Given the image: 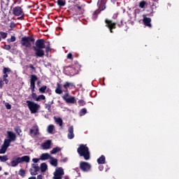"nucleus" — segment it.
<instances>
[{
  "mask_svg": "<svg viewBox=\"0 0 179 179\" xmlns=\"http://www.w3.org/2000/svg\"><path fill=\"white\" fill-rule=\"evenodd\" d=\"M43 48H45L46 52H48L51 50L50 46L45 47V42L43 39L36 41V46L34 47L36 56L43 57L45 55Z\"/></svg>",
  "mask_w": 179,
  "mask_h": 179,
  "instance_id": "f257e3e1",
  "label": "nucleus"
},
{
  "mask_svg": "<svg viewBox=\"0 0 179 179\" xmlns=\"http://www.w3.org/2000/svg\"><path fill=\"white\" fill-rule=\"evenodd\" d=\"M78 153L80 157H84L85 160L90 159V152L89 148L85 145H80L78 149Z\"/></svg>",
  "mask_w": 179,
  "mask_h": 179,
  "instance_id": "f03ea898",
  "label": "nucleus"
},
{
  "mask_svg": "<svg viewBox=\"0 0 179 179\" xmlns=\"http://www.w3.org/2000/svg\"><path fill=\"white\" fill-rule=\"evenodd\" d=\"M27 104L31 114H36V113H38V110L41 108V106L39 104L31 101H27Z\"/></svg>",
  "mask_w": 179,
  "mask_h": 179,
  "instance_id": "7ed1b4c3",
  "label": "nucleus"
},
{
  "mask_svg": "<svg viewBox=\"0 0 179 179\" xmlns=\"http://www.w3.org/2000/svg\"><path fill=\"white\" fill-rule=\"evenodd\" d=\"M34 39L31 37H22L21 39V44L27 48L31 46V42H34Z\"/></svg>",
  "mask_w": 179,
  "mask_h": 179,
  "instance_id": "20e7f679",
  "label": "nucleus"
},
{
  "mask_svg": "<svg viewBox=\"0 0 179 179\" xmlns=\"http://www.w3.org/2000/svg\"><path fill=\"white\" fill-rule=\"evenodd\" d=\"M8 138L5 139L4 141L8 144L10 145L11 142H15L16 141V134L10 131H7Z\"/></svg>",
  "mask_w": 179,
  "mask_h": 179,
  "instance_id": "39448f33",
  "label": "nucleus"
},
{
  "mask_svg": "<svg viewBox=\"0 0 179 179\" xmlns=\"http://www.w3.org/2000/svg\"><path fill=\"white\" fill-rule=\"evenodd\" d=\"M64 175V169L60 167L56 169V171L54 173L53 179H62V176Z\"/></svg>",
  "mask_w": 179,
  "mask_h": 179,
  "instance_id": "423d86ee",
  "label": "nucleus"
},
{
  "mask_svg": "<svg viewBox=\"0 0 179 179\" xmlns=\"http://www.w3.org/2000/svg\"><path fill=\"white\" fill-rule=\"evenodd\" d=\"M64 100L66 101V103H70L71 104H75L76 103V99L74 96H69V93L66 92L64 96H63Z\"/></svg>",
  "mask_w": 179,
  "mask_h": 179,
  "instance_id": "0eeeda50",
  "label": "nucleus"
},
{
  "mask_svg": "<svg viewBox=\"0 0 179 179\" xmlns=\"http://www.w3.org/2000/svg\"><path fill=\"white\" fill-rule=\"evenodd\" d=\"M20 164H21L20 159L19 157H15L13 158L10 164H8V166L9 167H17Z\"/></svg>",
  "mask_w": 179,
  "mask_h": 179,
  "instance_id": "6e6552de",
  "label": "nucleus"
},
{
  "mask_svg": "<svg viewBox=\"0 0 179 179\" xmlns=\"http://www.w3.org/2000/svg\"><path fill=\"white\" fill-rule=\"evenodd\" d=\"M38 80V78L36 75H31V79H30V87L32 93L35 92V83L36 80Z\"/></svg>",
  "mask_w": 179,
  "mask_h": 179,
  "instance_id": "1a4fd4ad",
  "label": "nucleus"
},
{
  "mask_svg": "<svg viewBox=\"0 0 179 179\" xmlns=\"http://www.w3.org/2000/svg\"><path fill=\"white\" fill-rule=\"evenodd\" d=\"M80 167L81 170L84 172H88V171H90V170L91 169L90 164H88L87 162H80Z\"/></svg>",
  "mask_w": 179,
  "mask_h": 179,
  "instance_id": "9d476101",
  "label": "nucleus"
},
{
  "mask_svg": "<svg viewBox=\"0 0 179 179\" xmlns=\"http://www.w3.org/2000/svg\"><path fill=\"white\" fill-rule=\"evenodd\" d=\"M13 13L16 16L23 15L24 13L21 7L17 6L13 9Z\"/></svg>",
  "mask_w": 179,
  "mask_h": 179,
  "instance_id": "9b49d317",
  "label": "nucleus"
},
{
  "mask_svg": "<svg viewBox=\"0 0 179 179\" xmlns=\"http://www.w3.org/2000/svg\"><path fill=\"white\" fill-rule=\"evenodd\" d=\"M9 146L10 144L8 143L6 141H4L0 149V155H4L6 152V150H8Z\"/></svg>",
  "mask_w": 179,
  "mask_h": 179,
  "instance_id": "f8f14e48",
  "label": "nucleus"
},
{
  "mask_svg": "<svg viewBox=\"0 0 179 179\" xmlns=\"http://www.w3.org/2000/svg\"><path fill=\"white\" fill-rule=\"evenodd\" d=\"M63 87L65 90V92L66 93H68V90L70 89H73V87H75L74 83H69V82H66L64 85H63Z\"/></svg>",
  "mask_w": 179,
  "mask_h": 179,
  "instance_id": "ddd939ff",
  "label": "nucleus"
},
{
  "mask_svg": "<svg viewBox=\"0 0 179 179\" xmlns=\"http://www.w3.org/2000/svg\"><path fill=\"white\" fill-rule=\"evenodd\" d=\"M106 26L110 29V32L112 33L113 32L112 29L115 28L116 24L108 19L106 20Z\"/></svg>",
  "mask_w": 179,
  "mask_h": 179,
  "instance_id": "4468645a",
  "label": "nucleus"
},
{
  "mask_svg": "<svg viewBox=\"0 0 179 179\" xmlns=\"http://www.w3.org/2000/svg\"><path fill=\"white\" fill-rule=\"evenodd\" d=\"M30 134L31 135H34V136H36V135H39V129L36 124H35L33 127V129H30Z\"/></svg>",
  "mask_w": 179,
  "mask_h": 179,
  "instance_id": "2eb2a0df",
  "label": "nucleus"
},
{
  "mask_svg": "<svg viewBox=\"0 0 179 179\" xmlns=\"http://www.w3.org/2000/svg\"><path fill=\"white\" fill-rule=\"evenodd\" d=\"M51 143H52V141L50 140H48L46 142L43 143L42 144L43 150H50L51 148Z\"/></svg>",
  "mask_w": 179,
  "mask_h": 179,
  "instance_id": "dca6fc26",
  "label": "nucleus"
},
{
  "mask_svg": "<svg viewBox=\"0 0 179 179\" xmlns=\"http://www.w3.org/2000/svg\"><path fill=\"white\" fill-rule=\"evenodd\" d=\"M51 155L48 153H43L40 157V160L46 161L51 159Z\"/></svg>",
  "mask_w": 179,
  "mask_h": 179,
  "instance_id": "f3484780",
  "label": "nucleus"
},
{
  "mask_svg": "<svg viewBox=\"0 0 179 179\" xmlns=\"http://www.w3.org/2000/svg\"><path fill=\"white\" fill-rule=\"evenodd\" d=\"M68 138L69 139H73L74 138V133H73V127L71 126L68 129Z\"/></svg>",
  "mask_w": 179,
  "mask_h": 179,
  "instance_id": "a211bd4d",
  "label": "nucleus"
},
{
  "mask_svg": "<svg viewBox=\"0 0 179 179\" xmlns=\"http://www.w3.org/2000/svg\"><path fill=\"white\" fill-rule=\"evenodd\" d=\"M106 0H99L98 2V5L99 6V8L101 10H103L106 8Z\"/></svg>",
  "mask_w": 179,
  "mask_h": 179,
  "instance_id": "6ab92c4d",
  "label": "nucleus"
},
{
  "mask_svg": "<svg viewBox=\"0 0 179 179\" xmlns=\"http://www.w3.org/2000/svg\"><path fill=\"white\" fill-rule=\"evenodd\" d=\"M143 22H144V24H145V26L148 27H151L152 24H151V19L150 17H144V19L143 20Z\"/></svg>",
  "mask_w": 179,
  "mask_h": 179,
  "instance_id": "aec40b11",
  "label": "nucleus"
},
{
  "mask_svg": "<svg viewBox=\"0 0 179 179\" xmlns=\"http://www.w3.org/2000/svg\"><path fill=\"white\" fill-rule=\"evenodd\" d=\"M55 131V125H53V124L48 125V127L47 128V131L48 132V134H53Z\"/></svg>",
  "mask_w": 179,
  "mask_h": 179,
  "instance_id": "412c9836",
  "label": "nucleus"
},
{
  "mask_svg": "<svg viewBox=\"0 0 179 179\" xmlns=\"http://www.w3.org/2000/svg\"><path fill=\"white\" fill-rule=\"evenodd\" d=\"M20 160L21 164L23 162L29 163L30 157L29 156H23L22 157H20Z\"/></svg>",
  "mask_w": 179,
  "mask_h": 179,
  "instance_id": "4be33fe9",
  "label": "nucleus"
},
{
  "mask_svg": "<svg viewBox=\"0 0 179 179\" xmlns=\"http://www.w3.org/2000/svg\"><path fill=\"white\" fill-rule=\"evenodd\" d=\"M97 162L99 164H105L106 163V157L104 155H101L98 159Z\"/></svg>",
  "mask_w": 179,
  "mask_h": 179,
  "instance_id": "5701e85b",
  "label": "nucleus"
},
{
  "mask_svg": "<svg viewBox=\"0 0 179 179\" xmlns=\"http://www.w3.org/2000/svg\"><path fill=\"white\" fill-rule=\"evenodd\" d=\"M55 93H57V94H62L63 93V91L62 90V85L59 83L57 84Z\"/></svg>",
  "mask_w": 179,
  "mask_h": 179,
  "instance_id": "b1692460",
  "label": "nucleus"
},
{
  "mask_svg": "<svg viewBox=\"0 0 179 179\" xmlns=\"http://www.w3.org/2000/svg\"><path fill=\"white\" fill-rule=\"evenodd\" d=\"M50 164H51L52 166H53L55 167H57V159L52 157L51 159H50Z\"/></svg>",
  "mask_w": 179,
  "mask_h": 179,
  "instance_id": "393cba45",
  "label": "nucleus"
},
{
  "mask_svg": "<svg viewBox=\"0 0 179 179\" xmlns=\"http://www.w3.org/2000/svg\"><path fill=\"white\" fill-rule=\"evenodd\" d=\"M60 151H61V148L57 147V148H54L52 149V150L50 151V153H51V155H55V154L59 152Z\"/></svg>",
  "mask_w": 179,
  "mask_h": 179,
  "instance_id": "a878e982",
  "label": "nucleus"
},
{
  "mask_svg": "<svg viewBox=\"0 0 179 179\" xmlns=\"http://www.w3.org/2000/svg\"><path fill=\"white\" fill-rule=\"evenodd\" d=\"M53 101H50V102H48V103H45V108H47V110H48V111L50 113V111H51V106H52V104H53Z\"/></svg>",
  "mask_w": 179,
  "mask_h": 179,
  "instance_id": "bb28decb",
  "label": "nucleus"
},
{
  "mask_svg": "<svg viewBox=\"0 0 179 179\" xmlns=\"http://www.w3.org/2000/svg\"><path fill=\"white\" fill-rule=\"evenodd\" d=\"M41 169L42 172H45L48 170V165L45 163L41 164Z\"/></svg>",
  "mask_w": 179,
  "mask_h": 179,
  "instance_id": "cd10ccee",
  "label": "nucleus"
},
{
  "mask_svg": "<svg viewBox=\"0 0 179 179\" xmlns=\"http://www.w3.org/2000/svg\"><path fill=\"white\" fill-rule=\"evenodd\" d=\"M57 4L59 7H63L66 5V0H58Z\"/></svg>",
  "mask_w": 179,
  "mask_h": 179,
  "instance_id": "c85d7f7f",
  "label": "nucleus"
},
{
  "mask_svg": "<svg viewBox=\"0 0 179 179\" xmlns=\"http://www.w3.org/2000/svg\"><path fill=\"white\" fill-rule=\"evenodd\" d=\"M8 160V157L7 155H4V156H1L0 155V161L1 162H6Z\"/></svg>",
  "mask_w": 179,
  "mask_h": 179,
  "instance_id": "c756f323",
  "label": "nucleus"
},
{
  "mask_svg": "<svg viewBox=\"0 0 179 179\" xmlns=\"http://www.w3.org/2000/svg\"><path fill=\"white\" fill-rule=\"evenodd\" d=\"M55 120L59 124V127H62L63 121L61 118L55 117Z\"/></svg>",
  "mask_w": 179,
  "mask_h": 179,
  "instance_id": "7c9ffc66",
  "label": "nucleus"
},
{
  "mask_svg": "<svg viewBox=\"0 0 179 179\" xmlns=\"http://www.w3.org/2000/svg\"><path fill=\"white\" fill-rule=\"evenodd\" d=\"M40 100H45V96L44 95H39L36 98V101H40Z\"/></svg>",
  "mask_w": 179,
  "mask_h": 179,
  "instance_id": "2f4dec72",
  "label": "nucleus"
},
{
  "mask_svg": "<svg viewBox=\"0 0 179 179\" xmlns=\"http://www.w3.org/2000/svg\"><path fill=\"white\" fill-rule=\"evenodd\" d=\"M32 169L35 171V172L39 171V167L36 164H32Z\"/></svg>",
  "mask_w": 179,
  "mask_h": 179,
  "instance_id": "473e14b6",
  "label": "nucleus"
},
{
  "mask_svg": "<svg viewBox=\"0 0 179 179\" xmlns=\"http://www.w3.org/2000/svg\"><path fill=\"white\" fill-rule=\"evenodd\" d=\"M46 89L47 86L43 85L42 87L39 88V92H41V93H45Z\"/></svg>",
  "mask_w": 179,
  "mask_h": 179,
  "instance_id": "72a5a7b5",
  "label": "nucleus"
},
{
  "mask_svg": "<svg viewBox=\"0 0 179 179\" xmlns=\"http://www.w3.org/2000/svg\"><path fill=\"white\" fill-rule=\"evenodd\" d=\"M19 175L24 178L25 176V171L22 169H21L20 171H19Z\"/></svg>",
  "mask_w": 179,
  "mask_h": 179,
  "instance_id": "f704fd0d",
  "label": "nucleus"
},
{
  "mask_svg": "<svg viewBox=\"0 0 179 179\" xmlns=\"http://www.w3.org/2000/svg\"><path fill=\"white\" fill-rule=\"evenodd\" d=\"M15 132H17V134L18 135H20V133L22 132V131H21V129H20L19 127H16L15 128Z\"/></svg>",
  "mask_w": 179,
  "mask_h": 179,
  "instance_id": "c9c22d12",
  "label": "nucleus"
},
{
  "mask_svg": "<svg viewBox=\"0 0 179 179\" xmlns=\"http://www.w3.org/2000/svg\"><path fill=\"white\" fill-rule=\"evenodd\" d=\"M87 113V109L86 108H83L80 110V115L83 116V115H85V114H86Z\"/></svg>",
  "mask_w": 179,
  "mask_h": 179,
  "instance_id": "e433bc0d",
  "label": "nucleus"
},
{
  "mask_svg": "<svg viewBox=\"0 0 179 179\" xmlns=\"http://www.w3.org/2000/svg\"><path fill=\"white\" fill-rule=\"evenodd\" d=\"M0 35L1 36V37L3 38H6V37H7V33H6V32H3V31H1L0 32Z\"/></svg>",
  "mask_w": 179,
  "mask_h": 179,
  "instance_id": "4c0bfd02",
  "label": "nucleus"
},
{
  "mask_svg": "<svg viewBox=\"0 0 179 179\" xmlns=\"http://www.w3.org/2000/svg\"><path fill=\"white\" fill-rule=\"evenodd\" d=\"M3 73H9V72H10L11 71V70H10V69H9V68H4L3 69Z\"/></svg>",
  "mask_w": 179,
  "mask_h": 179,
  "instance_id": "58836bf2",
  "label": "nucleus"
},
{
  "mask_svg": "<svg viewBox=\"0 0 179 179\" xmlns=\"http://www.w3.org/2000/svg\"><path fill=\"white\" fill-rule=\"evenodd\" d=\"M16 38L14 36H12L11 38L10 39H8V42H14L15 41Z\"/></svg>",
  "mask_w": 179,
  "mask_h": 179,
  "instance_id": "ea45409f",
  "label": "nucleus"
},
{
  "mask_svg": "<svg viewBox=\"0 0 179 179\" xmlns=\"http://www.w3.org/2000/svg\"><path fill=\"white\" fill-rule=\"evenodd\" d=\"M145 4H146V3L145 1H141V2H140L139 6H140V8H143L145 7Z\"/></svg>",
  "mask_w": 179,
  "mask_h": 179,
  "instance_id": "a19ab883",
  "label": "nucleus"
},
{
  "mask_svg": "<svg viewBox=\"0 0 179 179\" xmlns=\"http://www.w3.org/2000/svg\"><path fill=\"white\" fill-rule=\"evenodd\" d=\"M5 106L6 107L7 110H10V108H11V105L8 103H6Z\"/></svg>",
  "mask_w": 179,
  "mask_h": 179,
  "instance_id": "79ce46f5",
  "label": "nucleus"
},
{
  "mask_svg": "<svg viewBox=\"0 0 179 179\" xmlns=\"http://www.w3.org/2000/svg\"><path fill=\"white\" fill-rule=\"evenodd\" d=\"M78 103L80 104V106H85V102L81 99L78 101Z\"/></svg>",
  "mask_w": 179,
  "mask_h": 179,
  "instance_id": "37998d69",
  "label": "nucleus"
},
{
  "mask_svg": "<svg viewBox=\"0 0 179 179\" xmlns=\"http://www.w3.org/2000/svg\"><path fill=\"white\" fill-rule=\"evenodd\" d=\"M38 162H39V159H37V158H34L33 159V162L34 164H37Z\"/></svg>",
  "mask_w": 179,
  "mask_h": 179,
  "instance_id": "c03bdc74",
  "label": "nucleus"
},
{
  "mask_svg": "<svg viewBox=\"0 0 179 179\" xmlns=\"http://www.w3.org/2000/svg\"><path fill=\"white\" fill-rule=\"evenodd\" d=\"M4 48L6 49V50H10V48H11V47L9 45H5V47H4Z\"/></svg>",
  "mask_w": 179,
  "mask_h": 179,
  "instance_id": "a18cd8bd",
  "label": "nucleus"
},
{
  "mask_svg": "<svg viewBox=\"0 0 179 179\" xmlns=\"http://www.w3.org/2000/svg\"><path fill=\"white\" fill-rule=\"evenodd\" d=\"M67 58L68 59H73L72 54L71 53H69L68 55H67Z\"/></svg>",
  "mask_w": 179,
  "mask_h": 179,
  "instance_id": "49530a36",
  "label": "nucleus"
},
{
  "mask_svg": "<svg viewBox=\"0 0 179 179\" xmlns=\"http://www.w3.org/2000/svg\"><path fill=\"white\" fill-rule=\"evenodd\" d=\"M32 97H33V99H35V100H36V99L37 98L36 94L33 92L32 93Z\"/></svg>",
  "mask_w": 179,
  "mask_h": 179,
  "instance_id": "de8ad7c7",
  "label": "nucleus"
},
{
  "mask_svg": "<svg viewBox=\"0 0 179 179\" xmlns=\"http://www.w3.org/2000/svg\"><path fill=\"white\" fill-rule=\"evenodd\" d=\"M3 80H0V88L3 87Z\"/></svg>",
  "mask_w": 179,
  "mask_h": 179,
  "instance_id": "09e8293b",
  "label": "nucleus"
},
{
  "mask_svg": "<svg viewBox=\"0 0 179 179\" xmlns=\"http://www.w3.org/2000/svg\"><path fill=\"white\" fill-rule=\"evenodd\" d=\"M15 27V24L14 22L10 23V27L14 28Z\"/></svg>",
  "mask_w": 179,
  "mask_h": 179,
  "instance_id": "8fccbe9b",
  "label": "nucleus"
},
{
  "mask_svg": "<svg viewBox=\"0 0 179 179\" xmlns=\"http://www.w3.org/2000/svg\"><path fill=\"white\" fill-rule=\"evenodd\" d=\"M8 74H7V73H4V75H3V79H6V78H8Z\"/></svg>",
  "mask_w": 179,
  "mask_h": 179,
  "instance_id": "3c124183",
  "label": "nucleus"
},
{
  "mask_svg": "<svg viewBox=\"0 0 179 179\" xmlns=\"http://www.w3.org/2000/svg\"><path fill=\"white\" fill-rule=\"evenodd\" d=\"M37 179H43V176L41 175H38Z\"/></svg>",
  "mask_w": 179,
  "mask_h": 179,
  "instance_id": "603ef678",
  "label": "nucleus"
},
{
  "mask_svg": "<svg viewBox=\"0 0 179 179\" xmlns=\"http://www.w3.org/2000/svg\"><path fill=\"white\" fill-rule=\"evenodd\" d=\"M99 170H100V171H102L103 170V166H99Z\"/></svg>",
  "mask_w": 179,
  "mask_h": 179,
  "instance_id": "864d4df0",
  "label": "nucleus"
},
{
  "mask_svg": "<svg viewBox=\"0 0 179 179\" xmlns=\"http://www.w3.org/2000/svg\"><path fill=\"white\" fill-rule=\"evenodd\" d=\"M4 82L6 83V85H8V80H7L6 78H4Z\"/></svg>",
  "mask_w": 179,
  "mask_h": 179,
  "instance_id": "5fc2aeb1",
  "label": "nucleus"
},
{
  "mask_svg": "<svg viewBox=\"0 0 179 179\" xmlns=\"http://www.w3.org/2000/svg\"><path fill=\"white\" fill-rule=\"evenodd\" d=\"M29 67H30L31 69H35V67H34V66H33L32 64H30V65H29Z\"/></svg>",
  "mask_w": 179,
  "mask_h": 179,
  "instance_id": "6e6d98bb",
  "label": "nucleus"
},
{
  "mask_svg": "<svg viewBox=\"0 0 179 179\" xmlns=\"http://www.w3.org/2000/svg\"><path fill=\"white\" fill-rule=\"evenodd\" d=\"M29 179H36V177H30Z\"/></svg>",
  "mask_w": 179,
  "mask_h": 179,
  "instance_id": "4d7b16f0",
  "label": "nucleus"
},
{
  "mask_svg": "<svg viewBox=\"0 0 179 179\" xmlns=\"http://www.w3.org/2000/svg\"><path fill=\"white\" fill-rule=\"evenodd\" d=\"M22 18H23V17H18L19 20H22Z\"/></svg>",
  "mask_w": 179,
  "mask_h": 179,
  "instance_id": "13d9d810",
  "label": "nucleus"
},
{
  "mask_svg": "<svg viewBox=\"0 0 179 179\" xmlns=\"http://www.w3.org/2000/svg\"><path fill=\"white\" fill-rule=\"evenodd\" d=\"M65 179H69L68 176H65Z\"/></svg>",
  "mask_w": 179,
  "mask_h": 179,
  "instance_id": "bf43d9fd",
  "label": "nucleus"
},
{
  "mask_svg": "<svg viewBox=\"0 0 179 179\" xmlns=\"http://www.w3.org/2000/svg\"><path fill=\"white\" fill-rule=\"evenodd\" d=\"M4 174H5L6 176H7L8 173V172H5Z\"/></svg>",
  "mask_w": 179,
  "mask_h": 179,
  "instance_id": "052dcab7",
  "label": "nucleus"
},
{
  "mask_svg": "<svg viewBox=\"0 0 179 179\" xmlns=\"http://www.w3.org/2000/svg\"><path fill=\"white\" fill-rule=\"evenodd\" d=\"M2 171V167L1 166H0V171Z\"/></svg>",
  "mask_w": 179,
  "mask_h": 179,
  "instance_id": "680f3d73",
  "label": "nucleus"
},
{
  "mask_svg": "<svg viewBox=\"0 0 179 179\" xmlns=\"http://www.w3.org/2000/svg\"><path fill=\"white\" fill-rule=\"evenodd\" d=\"M78 9H81V7H80V6H78Z\"/></svg>",
  "mask_w": 179,
  "mask_h": 179,
  "instance_id": "e2e57ef3",
  "label": "nucleus"
},
{
  "mask_svg": "<svg viewBox=\"0 0 179 179\" xmlns=\"http://www.w3.org/2000/svg\"><path fill=\"white\" fill-rule=\"evenodd\" d=\"M94 15L96 16V13L95 12Z\"/></svg>",
  "mask_w": 179,
  "mask_h": 179,
  "instance_id": "0e129e2a",
  "label": "nucleus"
},
{
  "mask_svg": "<svg viewBox=\"0 0 179 179\" xmlns=\"http://www.w3.org/2000/svg\"><path fill=\"white\" fill-rule=\"evenodd\" d=\"M38 85H40V81L38 82Z\"/></svg>",
  "mask_w": 179,
  "mask_h": 179,
  "instance_id": "69168bd1",
  "label": "nucleus"
},
{
  "mask_svg": "<svg viewBox=\"0 0 179 179\" xmlns=\"http://www.w3.org/2000/svg\"><path fill=\"white\" fill-rule=\"evenodd\" d=\"M34 175H36V173H34Z\"/></svg>",
  "mask_w": 179,
  "mask_h": 179,
  "instance_id": "338daca9",
  "label": "nucleus"
},
{
  "mask_svg": "<svg viewBox=\"0 0 179 179\" xmlns=\"http://www.w3.org/2000/svg\"><path fill=\"white\" fill-rule=\"evenodd\" d=\"M17 179H20V178H17Z\"/></svg>",
  "mask_w": 179,
  "mask_h": 179,
  "instance_id": "774afa93",
  "label": "nucleus"
}]
</instances>
